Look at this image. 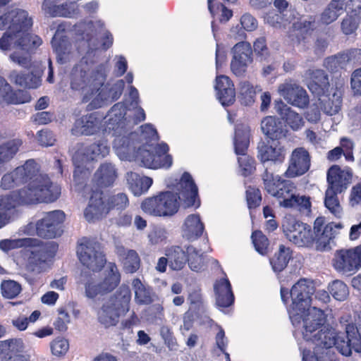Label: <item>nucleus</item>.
I'll return each instance as SVG.
<instances>
[{
  "label": "nucleus",
  "mask_w": 361,
  "mask_h": 361,
  "mask_svg": "<svg viewBox=\"0 0 361 361\" xmlns=\"http://www.w3.org/2000/svg\"><path fill=\"white\" fill-rule=\"evenodd\" d=\"M23 184L27 185L10 195H0V228L10 222L11 214L17 206L53 202L61 195V187L51 182L47 175L39 173V166L32 159L4 174L1 180L4 190Z\"/></svg>",
  "instance_id": "f257e3e1"
},
{
  "label": "nucleus",
  "mask_w": 361,
  "mask_h": 361,
  "mask_svg": "<svg viewBox=\"0 0 361 361\" xmlns=\"http://www.w3.org/2000/svg\"><path fill=\"white\" fill-rule=\"evenodd\" d=\"M106 78L103 64L94 66L92 61L83 56L72 69L71 87L75 91L86 92L82 102L87 103L91 100L88 109H96L118 100L125 87L123 80H118L111 87H102Z\"/></svg>",
  "instance_id": "f03ea898"
},
{
  "label": "nucleus",
  "mask_w": 361,
  "mask_h": 361,
  "mask_svg": "<svg viewBox=\"0 0 361 361\" xmlns=\"http://www.w3.org/2000/svg\"><path fill=\"white\" fill-rule=\"evenodd\" d=\"M177 189L179 194L164 191L145 198L141 203L142 210L154 216H171L179 209L180 196L186 207L200 206L198 188L188 172L182 174Z\"/></svg>",
  "instance_id": "7ed1b4c3"
},
{
  "label": "nucleus",
  "mask_w": 361,
  "mask_h": 361,
  "mask_svg": "<svg viewBox=\"0 0 361 361\" xmlns=\"http://www.w3.org/2000/svg\"><path fill=\"white\" fill-rule=\"evenodd\" d=\"M315 292V288L312 281L306 279H300L289 290L281 287V298L284 305H287L290 298L291 303L288 307L290 319L293 325L299 324L307 315L312 312L310 310L312 295Z\"/></svg>",
  "instance_id": "20e7f679"
},
{
  "label": "nucleus",
  "mask_w": 361,
  "mask_h": 361,
  "mask_svg": "<svg viewBox=\"0 0 361 361\" xmlns=\"http://www.w3.org/2000/svg\"><path fill=\"white\" fill-rule=\"evenodd\" d=\"M326 317L322 310L314 307L312 309V312L307 315L303 322V338L315 344L314 353L317 360L321 358L317 356V354L320 353L321 349L327 350L334 347L338 334L335 329L329 324H324Z\"/></svg>",
  "instance_id": "39448f33"
},
{
  "label": "nucleus",
  "mask_w": 361,
  "mask_h": 361,
  "mask_svg": "<svg viewBox=\"0 0 361 361\" xmlns=\"http://www.w3.org/2000/svg\"><path fill=\"white\" fill-rule=\"evenodd\" d=\"M128 204V195L124 192L106 195L102 190L91 188L84 216L88 221L99 219L106 216L111 210L125 209Z\"/></svg>",
  "instance_id": "423d86ee"
},
{
  "label": "nucleus",
  "mask_w": 361,
  "mask_h": 361,
  "mask_svg": "<svg viewBox=\"0 0 361 361\" xmlns=\"http://www.w3.org/2000/svg\"><path fill=\"white\" fill-rule=\"evenodd\" d=\"M132 293L130 287L121 285L111 295L97 312V319L100 324L106 328L115 326L121 317L124 316L130 310Z\"/></svg>",
  "instance_id": "0eeeda50"
},
{
  "label": "nucleus",
  "mask_w": 361,
  "mask_h": 361,
  "mask_svg": "<svg viewBox=\"0 0 361 361\" xmlns=\"http://www.w3.org/2000/svg\"><path fill=\"white\" fill-rule=\"evenodd\" d=\"M261 178L264 190L275 197L282 207H284L285 201L297 191L296 185L293 181L283 179L279 175H274L268 169L261 174Z\"/></svg>",
  "instance_id": "6e6552de"
},
{
  "label": "nucleus",
  "mask_w": 361,
  "mask_h": 361,
  "mask_svg": "<svg viewBox=\"0 0 361 361\" xmlns=\"http://www.w3.org/2000/svg\"><path fill=\"white\" fill-rule=\"evenodd\" d=\"M32 25V20L28 16V13L22 9L10 11V18L6 25L7 31L0 38V49L7 51L17 47L18 38L20 29Z\"/></svg>",
  "instance_id": "1a4fd4ad"
},
{
  "label": "nucleus",
  "mask_w": 361,
  "mask_h": 361,
  "mask_svg": "<svg viewBox=\"0 0 361 361\" xmlns=\"http://www.w3.org/2000/svg\"><path fill=\"white\" fill-rule=\"evenodd\" d=\"M332 266L340 273L348 275L356 273L361 268V244L352 248L336 250Z\"/></svg>",
  "instance_id": "9d476101"
},
{
  "label": "nucleus",
  "mask_w": 361,
  "mask_h": 361,
  "mask_svg": "<svg viewBox=\"0 0 361 361\" xmlns=\"http://www.w3.org/2000/svg\"><path fill=\"white\" fill-rule=\"evenodd\" d=\"M65 213L61 210H54L44 214V216L36 222V234L44 239H53L61 236L63 233V224Z\"/></svg>",
  "instance_id": "9b49d317"
},
{
  "label": "nucleus",
  "mask_w": 361,
  "mask_h": 361,
  "mask_svg": "<svg viewBox=\"0 0 361 361\" xmlns=\"http://www.w3.org/2000/svg\"><path fill=\"white\" fill-rule=\"evenodd\" d=\"M77 255L80 262L92 271H100L106 262L99 245L89 240L85 239L78 244Z\"/></svg>",
  "instance_id": "f8f14e48"
},
{
  "label": "nucleus",
  "mask_w": 361,
  "mask_h": 361,
  "mask_svg": "<svg viewBox=\"0 0 361 361\" xmlns=\"http://www.w3.org/2000/svg\"><path fill=\"white\" fill-rule=\"evenodd\" d=\"M283 230L286 238L298 247H310L315 241L311 226L295 219L286 221Z\"/></svg>",
  "instance_id": "ddd939ff"
},
{
  "label": "nucleus",
  "mask_w": 361,
  "mask_h": 361,
  "mask_svg": "<svg viewBox=\"0 0 361 361\" xmlns=\"http://www.w3.org/2000/svg\"><path fill=\"white\" fill-rule=\"evenodd\" d=\"M232 52L231 70L235 76L243 77L247 72L249 64L253 61L250 44L246 42H238L233 47Z\"/></svg>",
  "instance_id": "4468645a"
},
{
  "label": "nucleus",
  "mask_w": 361,
  "mask_h": 361,
  "mask_svg": "<svg viewBox=\"0 0 361 361\" xmlns=\"http://www.w3.org/2000/svg\"><path fill=\"white\" fill-rule=\"evenodd\" d=\"M109 151L110 147L104 140H99L90 145L79 143L72 157V161L73 163H78L97 160L107 156Z\"/></svg>",
  "instance_id": "2eb2a0df"
},
{
  "label": "nucleus",
  "mask_w": 361,
  "mask_h": 361,
  "mask_svg": "<svg viewBox=\"0 0 361 361\" xmlns=\"http://www.w3.org/2000/svg\"><path fill=\"white\" fill-rule=\"evenodd\" d=\"M307 86L311 93L317 97L327 96L330 89L329 77L327 73L320 68H309L305 71Z\"/></svg>",
  "instance_id": "dca6fc26"
},
{
  "label": "nucleus",
  "mask_w": 361,
  "mask_h": 361,
  "mask_svg": "<svg viewBox=\"0 0 361 361\" xmlns=\"http://www.w3.org/2000/svg\"><path fill=\"white\" fill-rule=\"evenodd\" d=\"M278 90L281 96L293 106L304 109L309 104L310 98L307 91L296 83L285 82L279 85Z\"/></svg>",
  "instance_id": "f3484780"
},
{
  "label": "nucleus",
  "mask_w": 361,
  "mask_h": 361,
  "mask_svg": "<svg viewBox=\"0 0 361 361\" xmlns=\"http://www.w3.org/2000/svg\"><path fill=\"white\" fill-rule=\"evenodd\" d=\"M135 159L140 161L145 167L154 169H169L173 164L171 155L163 156L160 154H156L152 150L146 149L145 145H142L137 149Z\"/></svg>",
  "instance_id": "a211bd4d"
},
{
  "label": "nucleus",
  "mask_w": 361,
  "mask_h": 361,
  "mask_svg": "<svg viewBox=\"0 0 361 361\" xmlns=\"http://www.w3.org/2000/svg\"><path fill=\"white\" fill-rule=\"evenodd\" d=\"M310 166V157L309 152L303 147H298L291 154L285 176L288 178L302 176L309 170Z\"/></svg>",
  "instance_id": "6ab92c4d"
},
{
  "label": "nucleus",
  "mask_w": 361,
  "mask_h": 361,
  "mask_svg": "<svg viewBox=\"0 0 361 361\" xmlns=\"http://www.w3.org/2000/svg\"><path fill=\"white\" fill-rule=\"evenodd\" d=\"M118 178L117 170L111 163L101 164L94 172L92 182L95 189L112 187ZM94 189V188H92Z\"/></svg>",
  "instance_id": "aec40b11"
},
{
  "label": "nucleus",
  "mask_w": 361,
  "mask_h": 361,
  "mask_svg": "<svg viewBox=\"0 0 361 361\" xmlns=\"http://www.w3.org/2000/svg\"><path fill=\"white\" fill-rule=\"evenodd\" d=\"M32 240H35L37 242L33 243L34 245H27V247L35 248L31 253L36 265L46 264L55 257L59 248V245L56 243L54 241L44 243L37 238H32Z\"/></svg>",
  "instance_id": "412c9836"
},
{
  "label": "nucleus",
  "mask_w": 361,
  "mask_h": 361,
  "mask_svg": "<svg viewBox=\"0 0 361 361\" xmlns=\"http://www.w3.org/2000/svg\"><path fill=\"white\" fill-rule=\"evenodd\" d=\"M102 116H99L97 112H92L82 116L74 123L72 129L73 133L75 135H91L94 134L101 125Z\"/></svg>",
  "instance_id": "4be33fe9"
},
{
  "label": "nucleus",
  "mask_w": 361,
  "mask_h": 361,
  "mask_svg": "<svg viewBox=\"0 0 361 361\" xmlns=\"http://www.w3.org/2000/svg\"><path fill=\"white\" fill-rule=\"evenodd\" d=\"M214 88L217 97L224 106H229L235 102V90L229 77L224 75L216 76Z\"/></svg>",
  "instance_id": "5701e85b"
},
{
  "label": "nucleus",
  "mask_w": 361,
  "mask_h": 361,
  "mask_svg": "<svg viewBox=\"0 0 361 361\" xmlns=\"http://www.w3.org/2000/svg\"><path fill=\"white\" fill-rule=\"evenodd\" d=\"M71 30V24L62 22L58 25L56 32L52 38L51 44L59 59L62 60L66 54L70 53L71 43L68 37L65 35L68 30Z\"/></svg>",
  "instance_id": "b1692460"
},
{
  "label": "nucleus",
  "mask_w": 361,
  "mask_h": 361,
  "mask_svg": "<svg viewBox=\"0 0 361 361\" xmlns=\"http://www.w3.org/2000/svg\"><path fill=\"white\" fill-rule=\"evenodd\" d=\"M328 189L337 192L345 190L352 179V173L342 169L338 165H333L327 171Z\"/></svg>",
  "instance_id": "393cba45"
},
{
  "label": "nucleus",
  "mask_w": 361,
  "mask_h": 361,
  "mask_svg": "<svg viewBox=\"0 0 361 361\" xmlns=\"http://www.w3.org/2000/svg\"><path fill=\"white\" fill-rule=\"evenodd\" d=\"M126 111L127 106L123 102H117L110 109L105 117L108 118L106 122L109 130L121 133L127 125Z\"/></svg>",
  "instance_id": "a878e982"
},
{
  "label": "nucleus",
  "mask_w": 361,
  "mask_h": 361,
  "mask_svg": "<svg viewBox=\"0 0 361 361\" xmlns=\"http://www.w3.org/2000/svg\"><path fill=\"white\" fill-rule=\"evenodd\" d=\"M261 128L266 137L273 141L286 137L288 133L281 119L273 116L262 119Z\"/></svg>",
  "instance_id": "bb28decb"
},
{
  "label": "nucleus",
  "mask_w": 361,
  "mask_h": 361,
  "mask_svg": "<svg viewBox=\"0 0 361 361\" xmlns=\"http://www.w3.org/2000/svg\"><path fill=\"white\" fill-rule=\"evenodd\" d=\"M0 100L7 104H24L31 100V96L23 90L13 91L7 81L0 76Z\"/></svg>",
  "instance_id": "cd10ccee"
},
{
  "label": "nucleus",
  "mask_w": 361,
  "mask_h": 361,
  "mask_svg": "<svg viewBox=\"0 0 361 361\" xmlns=\"http://www.w3.org/2000/svg\"><path fill=\"white\" fill-rule=\"evenodd\" d=\"M216 294V305L221 307H228L234 302V295L229 280L223 278L217 280L214 286Z\"/></svg>",
  "instance_id": "c85d7f7f"
},
{
  "label": "nucleus",
  "mask_w": 361,
  "mask_h": 361,
  "mask_svg": "<svg viewBox=\"0 0 361 361\" xmlns=\"http://www.w3.org/2000/svg\"><path fill=\"white\" fill-rule=\"evenodd\" d=\"M195 249L190 245L187 250H184L180 246L173 245L166 249L165 255L169 259V267L173 270H181L185 264L189 262L188 252Z\"/></svg>",
  "instance_id": "c756f323"
},
{
  "label": "nucleus",
  "mask_w": 361,
  "mask_h": 361,
  "mask_svg": "<svg viewBox=\"0 0 361 361\" xmlns=\"http://www.w3.org/2000/svg\"><path fill=\"white\" fill-rule=\"evenodd\" d=\"M286 150L283 146L278 142L274 146L262 143L259 147L258 158L261 162L271 161L274 163L283 162L286 157Z\"/></svg>",
  "instance_id": "7c9ffc66"
},
{
  "label": "nucleus",
  "mask_w": 361,
  "mask_h": 361,
  "mask_svg": "<svg viewBox=\"0 0 361 361\" xmlns=\"http://www.w3.org/2000/svg\"><path fill=\"white\" fill-rule=\"evenodd\" d=\"M135 301L138 305H151L157 297L152 287L144 284L139 278L133 280Z\"/></svg>",
  "instance_id": "2f4dec72"
},
{
  "label": "nucleus",
  "mask_w": 361,
  "mask_h": 361,
  "mask_svg": "<svg viewBox=\"0 0 361 361\" xmlns=\"http://www.w3.org/2000/svg\"><path fill=\"white\" fill-rule=\"evenodd\" d=\"M10 80L25 89H36L41 85V75L33 72L23 73L13 71L10 73Z\"/></svg>",
  "instance_id": "473e14b6"
},
{
  "label": "nucleus",
  "mask_w": 361,
  "mask_h": 361,
  "mask_svg": "<svg viewBox=\"0 0 361 361\" xmlns=\"http://www.w3.org/2000/svg\"><path fill=\"white\" fill-rule=\"evenodd\" d=\"M126 180L130 190L135 196H140L146 192L153 183L151 178L141 177L139 174L133 171L127 173Z\"/></svg>",
  "instance_id": "72a5a7b5"
},
{
  "label": "nucleus",
  "mask_w": 361,
  "mask_h": 361,
  "mask_svg": "<svg viewBox=\"0 0 361 361\" xmlns=\"http://www.w3.org/2000/svg\"><path fill=\"white\" fill-rule=\"evenodd\" d=\"M117 255L122 257L121 262L126 273H135L140 267V258L134 250H126L123 247H118Z\"/></svg>",
  "instance_id": "f704fd0d"
},
{
  "label": "nucleus",
  "mask_w": 361,
  "mask_h": 361,
  "mask_svg": "<svg viewBox=\"0 0 361 361\" xmlns=\"http://www.w3.org/2000/svg\"><path fill=\"white\" fill-rule=\"evenodd\" d=\"M344 11V0H331L320 15V21L325 25L336 21Z\"/></svg>",
  "instance_id": "c9c22d12"
},
{
  "label": "nucleus",
  "mask_w": 361,
  "mask_h": 361,
  "mask_svg": "<svg viewBox=\"0 0 361 361\" xmlns=\"http://www.w3.org/2000/svg\"><path fill=\"white\" fill-rule=\"evenodd\" d=\"M316 28V18L314 16H310L307 19H300L293 24V29L295 32L298 42L311 36Z\"/></svg>",
  "instance_id": "e433bc0d"
},
{
  "label": "nucleus",
  "mask_w": 361,
  "mask_h": 361,
  "mask_svg": "<svg viewBox=\"0 0 361 361\" xmlns=\"http://www.w3.org/2000/svg\"><path fill=\"white\" fill-rule=\"evenodd\" d=\"M31 27L29 26L20 29L19 35L16 38L17 47L26 51H30L37 49L42 43V40L39 37L27 32Z\"/></svg>",
  "instance_id": "4c0bfd02"
},
{
  "label": "nucleus",
  "mask_w": 361,
  "mask_h": 361,
  "mask_svg": "<svg viewBox=\"0 0 361 361\" xmlns=\"http://www.w3.org/2000/svg\"><path fill=\"white\" fill-rule=\"evenodd\" d=\"M188 238L190 240L200 237L204 230V226L197 214L188 216L184 224Z\"/></svg>",
  "instance_id": "58836bf2"
},
{
  "label": "nucleus",
  "mask_w": 361,
  "mask_h": 361,
  "mask_svg": "<svg viewBox=\"0 0 361 361\" xmlns=\"http://www.w3.org/2000/svg\"><path fill=\"white\" fill-rule=\"evenodd\" d=\"M291 254L292 252L289 247L281 245L278 252L270 259V264L273 270L276 273H279L285 269L292 257Z\"/></svg>",
  "instance_id": "ea45409f"
},
{
  "label": "nucleus",
  "mask_w": 361,
  "mask_h": 361,
  "mask_svg": "<svg viewBox=\"0 0 361 361\" xmlns=\"http://www.w3.org/2000/svg\"><path fill=\"white\" fill-rule=\"evenodd\" d=\"M312 203L310 197L305 195H300L296 192L284 202L285 209H295L300 212L309 213L311 212Z\"/></svg>",
  "instance_id": "a19ab883"
},
{
  "label": "nucleus",
  "mask_w": 361,
  "mask_h": 361,
  "mask_svg": "<svg viewBox=\"0 0 361 361\" xmlns=\"http://www.w3.org/2000/svg\"><path fill=\"white\" fill-rule=\"evenodd\" d=\"M336 228H341L340 225H336L333 223L325 225L319 235L316 236L315 241L317 242L318 249L321 250H327L331 249L330 243L336 235Z\"/></svg>",
  "instance_id": "79ce46f5"
},
{
  "label": "nucleus",
  "mask_w": 361,
  "mask_h": 361,
  "mask_svg": "<svg viewBox=\"0 0 361 361\" xmlns=\"http://www.w3.org/2000/svg\"><path fill=\"white\" fill-rule=\"evenodd\" d=\"M23 142L13 139L0 145V164L10 161L18 152Z\"/></svg>",
  "instance_id": "37998d69"
},
{
  "label": "nucleus",
  "mask_w": 361,
  "mask_h": 361,
  "mask_svg": "<svg viewBox=\"0 0 361 361\" xmlns=\"http://www.w3.org/2000/svg\"><path fill=\"white\" fill-rule=\"evenodd\" d=\"M256 90L248 81L241 82L239 85L238 99L244 106H251L255 101Z\"/></svg>",
  "instance_id": "c03bdc74"
},
{
  "label": "nucleus",
  "mask_w": 361,
  "mask_h": 361,
  "mask_svg": "<svg viewBox=\"0 0 361 361\" xmlns=\"http://www.w3.org/2000/svg\"><path fill=\"white\" fill-rule=\"evenodd\" d=\"M121 281V275L115 264L111 266L108 274L104 280L100 282L102 291L103 293H107L114 290Z\"/></svg>",
  "instance_id": "a18cd8bd"
},
{
  "label": "nucleus",
  "mask_w": 361,
  "mask_h": 361,
  "mask_svg": "<svg viewBox=\"0 0 361 361\" xmlns=\"http://www.w3.org/2000/svg\"><path fill=\"white\" fill-rule=\"evenodd\" d=\"M341 192L331 189H327L325 192L324 205L337 218L342 214V207L337 196Z\"/></svg>",
  "instance_id": "49530a36"
},
{
  "label": "nucleus",
  "mask_w": 361,
  "mask_h": 361,
  "mask_svg": "<svg viewBox=\"0 0 361 361\" xmlns=\"http://www.w3.org/2000/svg\"><path fill=\"white\" fill-rule=\"evenodd\" d=\"M245 200L250 212L259 208L262 201L261 190L256 186H247L245 190Z\"/></svg>",
  "instance_id": "de8ad7c7"
},
{
  "label": "nucleus",
  "mask_w": 361,
  "mask_h": 361,
  "mask_svg": "<svg viewBox=\"0 0 361 361\" xmlns=\"http://www.w3.org/2000/svg\"><path fill=\"white\" fill-rule=\"evenodd\" d=\"M283 119L293 131H298L305 126V121L302 116L289 107L286 110Z\"/></svg>",
  "instance_id": "09e8293b"
},
{
  "label": "nucleus",
  "mask_w": 361,
  "mask_h": 361,
  "mask_svg": "<svg viewBox=\"0 0 361 361\" xmlns=\"http://www.w3.org/2000/svg\"><path fill=\"white\" fill-rule=\"evenodd\" d=\"M238 163L240 173L244 177L252 175L256 171V161L254 157L247 154L239 155Z\"/></svg>",
  "instance_id": "8fccbe9b"
},
{
  "label": "nucleus",
  "mask_w": 361,
  "mask_h": 361,
  "mask_svg": "<svg viewBox=\"0 0 361 361\" xmlns=\"http://www.w3.org/2000/svg\"><path fill=\"white\" fill-rule=\"evenodd\" d=\"M36 242L35 240H32L31 238L16 240L4 239L0 240V249L4 252H8L19 247H27V245H32V243Z\"/></svg>",
  "instance_id": "3c124183"
},
{
  "label": "nucleus",
  "mask_w": 361,
  "mask_h": 361,
  "mask_svg": "<svg viewBox=\"0 0 361 361\" xmlns=\"http://www.w3.org/2000/svg\"><path fill=\"white\" fill-rule=\"evenodd\" d=\"M329 290L333 298L339 301L345 300L349 294L348 287L340 280H335L330 283Z\"/></svg>",
  "instance_id": "603ef678"
},
{
  "label": "nucleus",
  "mask_w": 361,
  "mask_h": 361,
  "mask_svg": "<svg viewBox=\"0 0 361 361\" xmlns=\"http://www.w3.org/2000/svg\"><path fill=\"white\" fill-rule=\"evenodd\" d=\"M251 238L257 252L262 255L268 253L269 240L261 231L257 230L253 231Z\"/></svg>",
  "instance_id": "864d4df0"
},
{
  "label": "nucleus",
  "mask_w": 361,
  "mask_h": 361,
  "mask_svg": "<svg viewBox=\"0 0 361 361\" xmlns=\"http://www.w3.org/2000/svg\"><path fill=\"white\" fill-rule=\"evenodd\" d=\"M329 96V94L327 96H325L327 99H322L321 97L318 98L321 108L324 112L327 115L333 116L338 113L341 110L342 101L339 97H337L336 100H334Z\"/></svg>",
  "instance_id": "5fc2aeb1"
},
{
  "label": "nucleus",
  "mask_w": 361,
  "mask_h": 361,
  "mask_svg": "<svg viewBox=\"0 0 361 361\" xmlns=\"http://www.w3.org/2000/svg\"><path fill=\"white\" fill-rule=\"evenodd\" d=\"M324 66L330 72L336 73L344 68L346 65L343 59V53L328 56L324 61Z\"/></svg>",
  "instance_id": "6e6d98bb"
},
{
  "label": "nucleus",
  "mask_w": 361,
  "mask_h": 361,
  "mask_svg": "<svg viewBox=\"0 0 361 361\" xmlns=\"http://www.w3.org/2000/svg\"><path fill=\"white\" fill-rule=\"evenodd\" d=\"M2 295L5 298L13 299L17 297L21 291V286L13 280L3 281L1 284Z\"/></svg>",
  "instance_id": "4d7b16f0"
},
{
  "label": "nucleus",
  "mask_w": 361,
  "mask_h": 361,
  "mask_svg": "<svg viewBox=\"0 0 361 361\" xmlns=\"http://www.w3.org/2000/svg\"><path fill=\"white\" fill-rule=\"evenodd\" d=\"M134 135H135V133H130L128 135H118L114 139V147L123 152L128 153L132 148H135L134 140L132 137Z\"/></svg>",
  "instance_id": "13d9d810"
},
{
  "label": "nucleus",
  "mask_w": 361,
  "mask_h": 361,
  "mask_svg": "<svg viewBox=\"0 0 361 361\" xmlns=\"http://www.w3.org/2000/svg\"><path fill=\"white\" fill-rule=\"evenodd\" d=\"M85 162L73 163L75 170L73 171V180L76 185H82L86 183L90 172L88 169L83 166Z\"/></svg>",
  "instance_id": "bf43d9fd"
},
{
  "label": "nucleus",
  "mask_w": 361,
  "mask_h": 361,
  "mask_svg": "<svg viewBox=\"0 0 361 361\" xmlns=\"http://www.w3.org/2000/svg\"><path fill=\"white\" fill-rule=\"evenodd\" d=\"M78 13V6L75 3H64L57 4L56 9L54 11V17L71 18Z\"/></svg>",
  "instance_id": "052dcab7"
},
{
  "label": "nucleus",
  "mask_w": 361,
  "mask_h": 361,
  "mask_svg": "<svg viewBox=\"0 0 361 361\" xmlns=\"http://www.w3.org/2000/svg\"><path fill=\"white\" fill-rule=\"evenodd\" d=\"M68 349V341L64 338H56L51 343V350L55 356L61 357L65 355Z\"/></svg>",
  "instance_id": "680f3d73"
},
{
  "label": "nucleus",
  "mask_w": 361,
  "mask_h": 361,
  "mask_svg": "<svg viewBox=\"0 0 361 361\" xmlns=\"http://www.w3.org/2000/svg\"><path fill=\"white\" fill-rule=\"evenodd\" d=\"M358 18L353 16H346L341 22V30L346 35H349L356 31L358 27Z\"/></svg>",
  "instance_id": "e2e57ef3"
},
{
  "label": "nucleus",
  "mask_w": 361,
  "mask_h": 361,
  "mask_svg": "<svg viewBox=\"0 0 361 361\" xmlns=\"http://www.w3.org/2000/svg\"><path fill=\"white\" fill-rule=\"evenodd\" d=\"M345 65H361V49L353 48L342 51Z\"/></svg>",
  "instance_id": "0e129e2a"
},
{
  "label": "nucleus",
  "mask_w": 361,
  "mask_h": 361,
  "mask_svg": "<svg viewBox=\"0 0 361 361\" xmlns=\"http://www.w3.org/2000/svg\"><path fill=\"white\" fill-rule=\"evenodd\" d=\"M23 348V341L21 339L12 338L5 341H0V354L6 350L19 351Z\"/></svg>",
  "instance_id": "69168bd1"
},
{
  "label": "nucleus",
  "mask_w": 361,
  "mask_h": 361,
  "mask_svg": "<svg viewBox=\"0 0 361 361\" xmlns=\"http://www.w3.org/2000/svg\"><path fill=\"white\" fill-rule=\"evenodd\" d=\"M148 314L149 319L152 322L160 321L163 322L165 319L164 308L163 306V302L161 303H156L149 307Z\"/></svg>",
  "instance_id": "338daca9"
},
{
  "label": "nucleus",
  "mask_w": 361,
  "mask_h": 361,
  "mask_svg": "<svg viewBox=\"0 0 361 361\" xmlns=\"http://www.w3.org/2000/svg\"><path fill=\"white\" fill-rule=\"evenodd\" d=\"M37 138L42 146H52L56 141L55 136L51 130L43 129L37 132Z\"/></svg>",
  "instance_id": "774afa93"
}]
</instances>
